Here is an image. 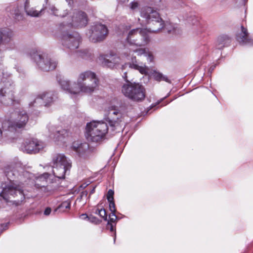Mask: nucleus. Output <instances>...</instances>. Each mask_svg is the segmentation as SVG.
I'll return each instance as SVG.
<instances>
[{
	"instance_id": "f257e3e1",
	"label": "nucleus",
	"mask_w": 253,
	"mask_h": 253,
	"mask_svg": "<svg viewBox=\"0 0 253 253\" xmlns=\"http://www.w3.org/2000/svg\"><path fill=\"white\" fill-rule=\"evenodd\" d=\"M140 16L145 19V23L148 25L147 33L160 32L165 26L164 21L161 18L159 13L151 7H143L140 11Z\"/></svg>"
},
{
	"instance_id": "f03ea898",
	"label": "nucleus",
	"mask_w": 253,
	"mask_h": 253,
	"mask_svg": "<svg viewBox=\"0 0 253 253\" xmlns=\"http://www.w3.org/2000/svg\"><path fill=\"white\" fill-rule=\"evenodd\" d=\"M98 80L94 73L87 71L79 74L74 89L84 93L91 94L97 89Z\"/></svg>"
},
{
	"instance_id": "7ed1b4c3",
	"label": "nucleus",
	"mask_w": 253,
	"mask_h": 253,
	"mask_svg": "<svg viewBox=\"0 0 253 253\" xmlns=\"http://www.w3.org/2000/svg\"><path fill=\"white\" fill-rule=\"evenodd\" d=\"M108 130L106 123L92 121L86 125L85 137L88 141L97 142L102 140Z\"/></svg>"
},
{
	"instance_id": "20e7f679",
	"label": "nucleus",
	"mask_w": 253,
	"mask_h": 253,
	"mask_svg": "<svg viewBox=\"0 0 253 253\" xmlns=\"http://www.w3.org/2000/svg\"><path fill=\"white\" fill-rule=\"evenodd\" d=\"M124 107L122 105H114L111 106L108 110L109 124L112 131H119L125 124L123 121V113Z\"/></svg>"
},
{
	"instance_id": "39448f33",
	"label": "nucleus",
	"mask_w": 253,
	"mask_h": 253,
	"mask_svg": "<svg viewBox=\"0 0 253 253\" xmlns=\"http://www.w3.org/2000/svg\"><path fill=\"white\" fill-rule=\"evenodd\" d=\"M126 41L130 44L142 46L148 43L150 40L147 29L136 28L129 31Z\"/></svg>"
},
{
	"instance_id": "423d86ee",
	"label": "nucleus",
	"mask_w": 253,
	"mask_h": 253,
	"mask_svg": "<svg viewBox=\"0 0 253 253\" xmlns=\"http://www.w3.org/2000/svg\"><path fill=\"white\" fill-rule=\"evenodd\" d=\"M4 172L6 176L10 180H12L15 177L20 176L21 180L23 178L31 179L33 174L25 170L20 163H11L6 165L4 168Z\"/></svg>"
},
{
	"instance_id": "0eeeda50",
	"label": "nucleus",
	"mask_w": 253,
	"mask_h": 253,
	"mask_svg": "<svg viewBox=\"0 0 253 253\" xmlns=\"http://www.w3.org/2000/svg\"><path fill=\"white\" fill-rule=\"evenodd\" d=\"M12 120H8L2 123L3 129L7 127L9 130L16 129L24 127L29 119L28 116L25 111H16L12 114Z\"/></svg>"
},
{
	"instance_id": "6e6552de",
	"label": "nucleus",
	"mask_w": 253,
	"mask_h": 253,
	"mask_svg": "<svg viewBox=\"0 0 253 253\" xmlns=\"http://www.w3.org/2000/svg\"><path fill=\"white\" fill-rule=\"evenodd\" d=\"M32 57L39 68L43 71L53 70L57 66V63L52 60L47 54L35 52Z\"/></svg>"
},
{
	"instance_id": "1a4fd4ad",
	"label": "nucleus",
	"mask_w": 253,
	"mask_h": 253,
	"mask_svg": "<svg viewBox=\"0 0 253 253\" xmlns=\"http://www.w3.org/2000/svg\"><path fill=\"white\" fill-rule=\"evenodd\" d=\"M0 195L6 201L9 200L10 196L13 197L19 196V199L18 200L17 203L21 202L25 199L22 188L21 186L17 185L14 183H11L5 185L3 188Z\"/></svg>"
},
{
	"instance_id": "9d476101",
	"label": "nucleus",
	"mask_w": 253,
	"mask_h": 253,
	"mask_svg": "<svg viewBox=\"0 0 253 253\" xmlns=\"http://www.w3.org/2000/svg\"><path fill=\"white\" fill-rule=\"evenodd\" d=\"M90 32L89 40L94 43L103 41L108 34L107 27L102 24H97L92 26Z\"/></svg>"
},
{
	"instance_id": "9b49d317",
	"label": "nucleus",
	"mask_w": 253,
	"mask_h": 253,
	"mask_svg": "<svg viewBox=\"0 0 253 253\" xmlns=\"http://www.w3.org/2000/svg\"><path fill=\"white\" fill-rule=\"evenodd\" d=\"M122 92L124 95H145V89L139 83L127 81L122 87Z\"/></svg>"
},
{
	"instance_id": "f8f14e48",
	"label": "nucleus",
	"mask_w": 253,
	"mask_h": 253,
	"mask_svg": "<svg viewBox=\"0 0 253 253\" xmlns=\"http://www.w3.org/2000/svg\"><path fill=\"white\" fill-rule=\"evenodd\" d=\"M45 146V144L42 141L37 139L27 140L21 146V149L27 153H37L42 150Z\"/></svg>"
},
{
	"instance_id": "ddd939ff",
	"label": "nucleus",
	"mask_w": 253,
	"mask_h": 253,
	"mask_svg": "<svg viewBox=\"0 0 253 253\" xmlns=\"http://www.w3.org/2000/svg\"><path fill=\"white\" fill-rule=\"evenodd\" d=\"M81 40V36L78 33L72 34L66 33L62 36V42L64 46L71 50H74L79 47Z\"/></svg>"
},
{
	"instance_id": "4468645a",
	"label": "nucleus",
	"mask_w": 253,
	"mask_h": 253,
	"mask_svg": "<svg viewBox=\"0 0 253 253\" xmlns=\"http://www.w3.org/2000/svg\"><path fill=\"white\" fill-rule=\"evenodd\" d=\"M87 23L86 14L83 11H77L74 13L71 23L68 24L72 27L81 28L84 27Z\"/></svg>"
},
{
	"instance_id": "2eb2a0df",
	"label": "nucleus",
	"mask_w": 253,
	"mask_h": 253,
	"mask_svg": "<svg viewBox=\"0 0 253 253\" xmlns=\"http://www.w3.org/2000/svg\"><path fill=\"white\" fill-rule=\"evenodd\" d=\"M1 86L0 95L11 94L12 93L14 86L10 76L5 75L3 74L2 77L1 79Z\"/></svg>"
},
{
	"instance_id": "dca6fc26",
	"label": "nucleus",
	"mask_w": 253,
	"mask_h": 253,
	"mask_svg": "<svg viewBox=\"0 0 253 253\" xmlns=\"http://www.w3.org/2000/svg\"><path fill=\"white\" fill-rule=\"evenodd\" d=\"M49 137L55 140H59L69 135V132L65 129H58L54 126L49 127Z\"/></svg>"
},
{
	"instance_id": "f3484780",
	"label": "nucleus",
	"mask_w": 253,
	"mask_h": 253,
	"mask_svg": "<svg viewBox=\"0 0 253 253\" xmlns=\"http://www.w3.org/2000/svg\"><path fill=\"white\" fill-rule=\"evenodd\" d=\"M237 40L243 44H253V40L250 38L247 29L243 26H241V32L237 35Z\"/></svg>"
},
{
	"instance_id": "a211bd4d",
	"label": "nucleus",
	"mask_w": 253,
	"mask_h": 253,
	"mask_svg": "<svg viewBox=\"0 0 253 253\" xmlns=\"http://www.w3.org/2000/svg\"><path fill=\"white\" fill-rule=\"evenodd\" d=\"M52 163L53 166L71 167L70 160L63 154H58L55 155L52 158Z\"/></svg>"
},
{
	"instance_id": "6ab92c4d",
	"label": "nucleus",
	"mask_w": 253,
	"mask_h": 253,
	"mask_svg": "<svg viewBox=\"0 0 253 253\" xmlns=\"http://www.w3.org/2000/svg\"><path fill=\"white\" fill-rule=\"evenodd\" d=\"M59 83L61 88L63 90H66L69 93L77 94L80 93L79 90H76L74 88V87H75V82L73 84H71L70 81L69 80H60L59 81Z\"/></svg>"
},
{
	"instance_id": "aec40b11",
	"label": "nucleus",
	"mask_w": 253,
	"mask_h": 253,
	"mask_svg": "<svg viewBox=\"0 0 253 253\" xmlns=\"http://www.w3.org/2000/svg\"><path fill=\"white\" fill-rule=\"evenodd\" d=\"M231 42L230 38L226 35L218 36L215 42V47L218 49H222L229 46Z\"/></svg>"
},
{
	"instance_id": "412c9836",
	"label": "nucleus",
	"mask_w": 253,
	"mask_h": 253,
	"mask_svg": "<svg viewBox=\"0 0 253 253\" xmlns=\"http://www.w3.org/2000/svg\"><path fill=\"white\" fill-rule=\"evenodd\" d=\"M53 102V98L51 96H38L34 102H31L30 106H36L43 104L45 106L49 105Z\"/></svg>"
},
{
	"instance_id": "4be33fe9",
	"label": "nucleus",
	"mask_w": 253,
	"mask_h": 253,
	"mask_svg": "<svg viewBox=\"0 0 253 253\" xmlns=\"http://www.w3.org/2000/svg\"><path fill=\"white\" fill-rule=\"evenodd\" d=\"M151 78L153 79L154 80L160 82L161 81H165L168 83H170V80L169 79L168 77L163 74L159 71L156 70H151L149 74Z\"/></svg>"
},
{
	"instance_id": "5701e85b",
	"label": "nucleus",
	"mask_w": 253,
	"mask_h": 253,
	"mask_svg": "<svg viewBox=\"0 0 253 253\" xmlns=\"http://www.w3.org/2000/svg\"><path fill=\"white\" fill-rule=\"evenodd\" d=\"M52 167L53 175L59 179L64 178L66 172L71 168V167H65L64 166H52Z\"/></svg>"
},
{
	"instance_id": "b1692460",
	"label": "nucleus",
	"mask_w": 253,
	"mask_h": 253,
	"mask_svg": "<svg viewBox=\"0 0 253 253\" xmlns=\"http://www.w3.org/2000/svg\"><path fill=\"white\" fill-rule=\"evenodd\" d=\"M132 63L129 64V67L130 68L134 69L135 70H138L139 72L142 74L148 75L151 71L149 70V68L146 66H139L136 64L135 63V57L132 58L131 59Z\"/></svg>"
},
{
	"instance_id": "393cba45",
	"label": "nucleus",
	"mask_w": 253,
	"mask_h": 253,
	"mask_svg": "<svg viewBox=\"0 0 253 253\" xmlns=\"http://www.w3.org/2000/svg\"><path fill=\"white\" fill-rule=\"evenodd\" d=\"M120 58L117 56L111 57V59L104 60V65L110 68H114L119 65Z\"/></svg>"
},
{
	"instance_id": "a878e982",
	"label": "nucleus",
	"mask_w": 253,
	"mask_h": 253,
	"mask_svg": "<svg viewBox=\"0 0 253 253\" xmlns=\"http://www.w3.org/2000/svg\"><path fill=\"white\" fill-rule=\"evenodd\" d=\"M30 4L28 0H26L25 5L24 9L25 11L28 15H30L31 16L34 17H38L41 15V13L43 10V9H42L40 11H38L36 10H34L33 8H29Z\"/></svg>"
},
{
	"instance_id": "bb28decb",
	"label": "nucleus",
	"mask_w": 253,
	"mask_h": 253,
	"mask_svg": "<svg viewBox=\"0 0 253 253\" xmlns=\"http://www.w3.org/2000/svg\"><path fill=\"white\" fill-rule=\"evenodd\" d=\"M72 147L74 150L79 154L84 153V150H79L80 148H88V146L86 143H80L78 142L73 143Z\"/></svg>"
},
{
	"instance_id": "cd10ccee",
	"label": "nucleus",
	"mask_w": 253,
	"mask_h": 253,
	"mask_svg": "<svg viewBox=\"0 0 253 253\" xmlns=\"http://www.w3.org/2000/svg\"><path fill=\"white\" fill-rule=\"evenodd\" d=\"M71 206V201L68 200L62 202L57 209L54 210V212L59 211L61 212L65 211L66 209H69Z\"/></svg>"
},
{
	"instance_id": "c85d7f7f",
	"label": "nucleus",
	"mask_w": 253,
	"mask_h": 253,
	"mask_svg": "<svg viewBox=\"0 0 253 253\" xmlns=\"http://www.w3.org/2000/svg\"><path fill=\"white\" fill-rule=\"evenodd\" d=\"M77 56L81 57L83 58H86L90 56V53L88 50L86 49L79 50L76 51L75 53Z\"/></svg>"
},
{
	"instance_id": "c756f323",
	"label": "nucleus",
	"mask_w": 253,
	"mask_h": 253,
	"mask_svg": "<svg viewBox=\"0 0 253 253\" xmlns=\"http://www.w3.org/2000/svg\"><path fill=\"white\" fill-rule=\"evenodd\" d=\"M117 219L118 217L116 215L115 213H111L109 216V219L108 221V224L116 225Z\"/></svg>"
},
{
	"instance_id": "7c9ffc66",
	"label": "nucleus",
	"mask_w": 253,
	"mask_h": 253,
	"mask_svg": "<svg viewBox=\"0 0 253 253\" xmlns=\"http://www.w3.org/2000/svg\"><path fill=\"white\" fill-rule=\"evenodd\" d=\"M95 213L98 214L105 220H107L106 211L104 209H101L100 210L97 209L95 211Z\"/></svg>"
},
{
	"instance_id": "2f4dec72",
	"label": "nucleus",
	"mask_w": 253,
	"mask_h": 253,
	"mask_svg": "<svg viewBox=\"0 0 253 253\" xmlns=\"http://www.w3.org/2000/svg\"><path fill=\"white\" fill-rule=\"evenodd\" d=\"M7 96H1L0 100L2 101V103L5 104L6 105H9L11 104H14V101L13 100L12 98H8V101L6 102H3V101H5L7 100V98H6Z\"/></svg>"
},
{
	"instance_id": "473e14b6",
	"label": "nucleus",
	"mask_w": 253,
	"mask_h": 253,
	"mask_svg": "<svg viewBox=\"0 0 253 253\" xmlns=\"http://www.w3.org/2000/svg\"><path fill=\"white\" fill-rule=\"evenodd\" d=\"M128 99L133 102H140L142 101L145 96H141V97H139L138 96H127Z\"/></svg>"
},
{
	"instance_id": "72a5a7b5",
	"label": "nucleus",
	"mask_w": 253,
	"mask_h": 253,
	"mask_svg": "<svg viewBox=\"0 0 253 253\" xmlns=\"http://www.w3.org/2000/svg\"><path fill=\"white\" fill-rule=\"evenodd\" d=\"M12 14L14 15L15 18L16 19H19L22 17L20 12V9L18 6L15 7L14 9L12 10Z\"/></svg>"
},
{
	"instance_id": "f704fd0d",
	"label": "nucleus",
	"mask_w": 253,
	"mask_h": 253,
	"mask_svg": "<svg viewBox=\"0 0 253 253\" xmlns=\"http://www.w3.org/2000/svg\"><path fill=\"white\" fill-rule=\"evenodd\" d=\"M139 6V3L136 0H134L129 3V7L132 10H134L138 8Z\"/></svg>"
},
{
	"instance_id": "c9c22d12",
	"label": "nucleus",
	"mask_w": 253,
	"mask_h": 253,
	"mask_svg": "<svg viewBox=\"0 0 253 253\" xmlns=\"http://www.w3.org/2000/svg\"><path fill=\"white\" fill-rule=\"evenodd\" d=\"M109 203V209L111 213H116V210L114 201H108Z\"/></svg>"
},
{
	"instance_id": "e433bc0d",
	"label": "nucleus",
	"mask_w": 253,
	"mask_h": 253,
	"mask_svg": "<svg viewBox=\"0 0 253 253\" xmlns=\"http://www.w3.org/2000/svg\"><path fill=\"white\" fill-rule=\"evenodd\" d=\"M114 192L113 190L110 189L108 191L107 195V199L108 201H111L114 200Z\"/></svg>"
},
{
	"instance_id": "4c0bfd02",
	"label": "nucleus",
	"mask_w": 253,
	"mask_h": 253,
	"mask_svg": "<svg viewBox=\"0 0 253 253\" xmlns=\"http://www.w3.org/2000/svg\"><path fill=\"white\" fill-rule=\"evenodd\" d=\"M133 51L135 52L137 55H141L142 54L145 55L147 52L145 48H139L134 50Z\"/></svg>"
},
{
	"instance_id": "58836bf2",
	"label": "nucleus",
	"mask_w": 253,
	"mask_h": 253,
	"mask_svg": "<svg viewBox=\"0 0 253 253\" xmlns=\"http://www.w3.org/2000/svg\"><path fill=\"white\" fill-rule=\"evenodd\" d=\"M41 190L42 191L45 193L50 192L52 190V189L49 186L46 187L44 186H42Z\"/></svg>"
},
{
	"instance_id": "ea45409f",
	"label": "nucleus",
	"mask_w": 253,
	"mask_h": 253,
	"mask_svg": "<svg viewBox=\"0 0 253 253\" xmlns=\"http://www.w3.org/2000/svg\"><path fill=\"white\" fill-rule=\"evenodd\" d=\"M50 174L48 173H44L43 174H42V175H41L39 177V180H42V179H44L46 181H47V179L48 178V177L49 176Z\"/></svg>"
},
{
	"instance_id": "a19ab883",
	"label": "nucleus",
	"mask_w": 253,
	"mask_h": 253,
	"mask_svg": "<svg viewBox=\"0 0 253 253\" xmlns=\"http://www.w3.org/2000/svg\"><path fill=\"white\" fill-rule=\"evenodd\" d=\"M145 56L147 57V60L148 62H151L153 61L154 57L151 53L146 52V54H145Z\"/></svg>"
},
{
	"instance_id": "79ce46f5",
	"label": "nucleus",
	"mask_w": 253,
	"mask_h": 253,
	"mask_svg": "<svg viewBox=\"0 0 253 253\" xmlns=\"http://www.w3.org/2000/svg\"><path fill=\"white\" fill-rule=\"evenodd\" d=\"M115 226H116V225L107 223V228L108 229H109V230L110 231L113 232V231H115Z\"/></svg>"
},
{
	"instance_id": "37998d69",
	"label": "nucleus",
	"mask_w": 253,
	"mask_h": 253,
	"mask_svg": "<svg viewBox=\"0 0 253 253\" xmlns=\"http://www.w3.org/2000/svg\"><path fill=\"white\" fill-rule=\"evenodd\" d=\"M51 10L52 11V13L55 15H58V13H57V11H58V9L54 6H52L51 7Z\"/></svg>"
},
{
	"instance_id": "c03bdc74",
	"label": "nucleus",
	"mask_w": 253,
	"mask_h": 253,
	"mask_svg": "<svg viewBox=\"0 0 253 253\" xmlns=\"http://www.w3.org/2000/svg\"><path fill=\"white\" fill-rule=\"evenodd\" d=\"M51 211V208H47L45 209V210L44 211V214L45 215H48L50 213Z\"/></svg>"
},
{
	"instance_id": "a18cd8bd",
	"label": "nucleus",
	"mask_w": 253,
	"mask_h": 253,
	"mask_svg": "<svg viewBox=\"0 0 253 253\" xmlns=\"http://www.w3.org/2000/svg\"><path fill=\"white\" fill-rule=\"evenodd\" d=\"M80 218L82 219H90L86 214H82L80 215Z\"/></svg>"
},
{
	"instance_id": "49530a36",
	"label": "nucleus",
	"mask_w": 253,
	"mask_h": 253,
	"mask_svg": "<svg viewBox=\"0 0 253 253\" xmlns=\"http://www.w3.org/2000/svg\"><path fill=\"white\" fill-rule=\"evenodd\" d=\"M166 28L168 29V32L169 33H175L176 29L174 27H173L172 29H169L168 28L166 27Z\"/></svg>"
},
{
	"instance_id": "de8ad7c7",
	"label": "nucleus",
	"mask_w": 253,
	"mask_h": 253,
	"mask_svg": "<svg viewBox=\"0 0 253 253\" xmlns=\"http://www.w3.org/2000/svg\"><path fill=\"white\" fill-rule=\"evenodd\" d=\"M123 78L124 79L125 81H126V83H127V81H128L127 79V74L126 72L124 73V75L123 76Z\"/></svg>"
},
{
	"instance_id": "09e8293b",
	"label": "nucleus",
	"mask_w": 253,
	"mask_h": 253,
	"mask_svg": "<svg viewBox=\"0 0 253 253\" xmlns=\"http://www.w3.org/2000/svg\"><path fill=\"white\" fill-rule=\"evenodd\" d=\"M90 219H88V220H89L91 222H94L95 220L96 219V217L92 216V217H89Z\"/></svg>"
},
{
	"instance_id": "8fccbe9b",
	"label": "nucleus",
	"mask_w": 253,
	"mask_h": 253,
	"mask_svg": "<svg viewBox=\"0 0 253 253\" xmlns=\"http://www.w3.org/2000/svg\"><path fill=\"white\" fill-rule=\"evenodd\" d=\"M95 187H93L90 192V194H92L94 193Z\"/></svg>"
},
{
	"instance_id": "3c124183",
	"label": "nucleus",
	"mask_w": 253,
	"mask_h": 253,
	"mask_svg": "<svg viewBox=\"0 0 253 253\" xmlns=\"http://www.w3.org/2000/svg\"><path fill=\"white\" fill-rule=\"evenodd\" d=\"M120 1L122 3H125L126 2H127L128 0H120Z\"/></svg>"
},
{
	"instance_id": "603ef678",
	"label": "nucleus",
	"mask_w": 253,
	"mask_h": 253,
	"mask_svg": "<svg viewBox=\"0 0 253 253\" xmlns=\"http://www.w3.org/2000/svg\"><path fill=\"white\" fill-rule=\"evenodd\" d=\"M66 1L68 2L69 4H71V3L72 2V0H66Z\"/></svg>"
},
{
	"instance_id": "864d4df0",
	"label": "nucleus",
	"mask_w": 253,
	"mask_h": 253,
	"mask_svg": "<svg viewBox=\"0 0 253 253\" xmlns=\"http://www.w3.org/2000/svg\"><path fill=\"white\" fill-rule=\"evenodd\" d=\"M87 148H80L79 149V150H84V152H85V151L87 149Z\"/></svg>"
},
{
	"instance_id": "5fc2aeb1",
	"label": "nucleus",
	"mask_w": 253,
	"mask_h": 253,
	"mask_svg": "<svg viewBox=\"0 0 253 253\" xmlns=\"http://www.w3.org/2000/svg\"><path fill=\"white\" fill-rule=\"evenodd\" d=\"M197 88H195L192 90V91H194V93H197Z\"/></svg>"
},
{
	"instance_id": "6e6d98bb",
	"label": "nucleus",
	"mask_w": 253,
	"mask_h": 253,
	"mask_svg": "<svg viewBox=\"0 0 253 253\" xmlns=\"http://www.w3.org/2000/svg\"><path fill=\"white\" fill-rule=\"evenodd\" d=\"M2 136V131L0 129V138Z\"/></svg>"
},
{
	"instance_id": "4d7b16f0",
	"label": "nucleus",
	"mask_w": 253,
	"mask_h": 253,
	"mask_svg": "<svg viewBox=\"0 0 253 253\" xmlns=\"http://www.w3.org/2000/svg\"><path fill=\"white\" fill-rule=\"evenodd\" d=\"M126 27L127 30H129L130 28V27L129 26H128V27L126 26Z\"/></svg>"
},
{
	"instance_id": "13d9d810",
	"label": "nucleus",
	"mask_w": 253,
	"mask_h": 253,
	"mask_svg": "<svg viewBox=\"0 0 253 253\" xmlns=\"http://www.w3.org/2000/svg\"><path fill=\"white\" fill-rule=\"evenodd\" d=\"M84 193H85V195H87V192H86V191H84V192L83 193V194H84Z\"/></svg>"
},
{
	"instance_id": "bf43d9fd",
	"label": "nucleus",
	"mask_w": 253,
	"mask_h": 253,
	"mask_svg": "<svg viewBox=\"0 0 253 253\" xmlns=\"http://www.w3.org/2000/svg\"><path fill=\"white\" fill-rule=\"evenodd\" d=\"M1 39H2V37H1V36L0 35V42H1Z\"/></svg>"
},
{
	"instance_id": "052dcab7",
	"label": "nucleus",
	"mask_w": 253,
	"mask_h": 253,
	"mask_svg": "<svg viewBox=\"0 0 253 253\" xmlns=\"http://www.w3.org/2000/svg\"><path fill=\"white\" fill-rule=\"evenodd\" d=\"M116 240V234H115L114 241Z\"/></svg>"
},
{
	"instance_id": "680f3d73",
	"label": "nucleus",
	"mask_w": 253,
	"mask_h": 253,
	"mask_svg": "<svg viewBox=\"0 0 253 253\" xmlns=\"http://www.w3.org/2000/svg\"><path fill=\"white\" fill-rule=\"evenodd\" d=\"M161 101L160 100H159L158 102H157L158 104H159L160 103Z\"/></svg>"
},
{
	"instance_id": "e2e57ef3",
	"label": "nucleus",
	"mask_w": 253,
	"mask_h": 253,
	"mask_svg": "<svg viewBox=\"0 0 253 253\" xmlns=\"http://www.w3.org/2000/svg\"><path fill=\"white\" fill-rule=\"evenodd\" d=\"M126 64H125V66H126ZM124 66H125V65H123V67H122L123 69H124Z\"/></svg>"
},
{
	"instance_id": "0e129e2a",
	"label": "nucleus",
	"mask_w": 253,
	"mask_h": 253,
	"mask_svg": "<svg viewBox=\"0 0 253 253\" xmlns=\"http://www.w3.org/2000/svg\"><path fill=\"white\" fill-rule=\"evenodd\" d=\"M167 104H168V102H167V103H165V104H164V106H165V105H167Z\"/></svg>"
},
{
	"instance_id": "69168bd1",
	"label": "nucleus",
	"mask_w": 253,
	"mask_h": 253,
	"mask_svg": "<svg viewBox=\"0 0 253 253\" xmlns=\"http://www.w3.org/2000/svg\"><path fill=\"white\" fill-rule=\"evenodd\" d=\"M167 104H168V102H167V103H165V104H164V106H165V105H167Z\"/></svg>"
},
{
	"instance_id": "338daca9",
	"label": "nucleus",
	"mask_w": 253,
	"mask_h": 253,
	"mask_svg": "<svg viewBox=\"0 0 253 253\" xmlns=\"http://www.w3.org/2000/svg\"><path fill=\"white\" fill-rule=\"evenodd\" d=\"M167 104H168V102H167V103H165V104H164V106H165V105H167Z\"/></svg>"
}]
</instances>
